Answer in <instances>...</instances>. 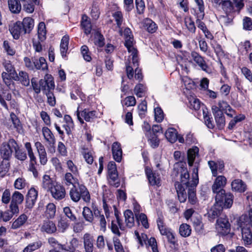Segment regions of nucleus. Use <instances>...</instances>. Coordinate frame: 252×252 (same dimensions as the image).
I'll use <instances>...</instances> for the list:
<instances>
[{
    "label": "nucleus",
    "instance_id": "nucleus-61",
    "mask_svg": "<svg viewBox=\"0 0 252 252\" xmlns=\"http://www.w3.org/2000/svg\"><path fill=\"white\" fill-rule=\"evenodd\" d=\"M11 199V193L9 189H5L1 195V202L4 204H8Z\"/></svg>",
    "mask_w": 252,
    "mask_h": 252
},
{
    "label": "nucleus",
    "instance_id": "nucleus-46",
    "mask_svg": "<svg viewBox=\"0 0 252 252\" xmlns=\"http://www.w3.org/2000/svg\"><path fill=\"white\" fill-rule=\"evenodd\" d=\"M137 222L138 224L140 223L146 229H148L149 227V224L147 216L144 214L141 213L138 216H136L135 217Z\"/></svg>",
    "mask_w": 252,
    "mask_h": 252
},
{
    "label": "nucleus",
    "instance_id": "nucleus-21",
    "mask_svg": "<svg viewBox=\"0 0 252 252\" xmlns=\"http://www.w3.org/2000/svg\"><path fill=\"white\" fill-rule=\"evenodd\" d=\"M94 214L95 218L96 219L97 221H98L99 225L100 226V230L103 232H105L106 230L107 222L104 215L102 214L101 212L97 208L94 209Z\"/></svg>",
    "mask_w": 252,
    "mask_h": 252
},
{
    "label": "nucleus",
    "instance_id": "nucleus-3",
    "mask_svg": "<svg viewBox=\"0 0 252 252\" xmlns=\"http://www.w3.org/2000/svg\"><path fill=\"white\" fill-rule=\"evenodd\" d=\"M237 224L241 228L242 240L245 246L252 243V233L250 228H252V208L249 210L248 214L242 215L237 221Z\"/></svg>",
    "mask_w": 252,
    "mask_h": 252
},
{
    "label": "nucleus",
    "instance_id": "nucleus-18",
    "mask_svg": "<svg viewBox=\"0 0 252 252\" xmlns=\"http://www.w3.org/2000/svg\"><path fill=\"white\" fill-rule=\"evenodd\" d=\"M145 172L149 183L152 186H160V178L159 175L153 173L150 168L146 167Z\"/></svg>",
    "mask_w": 252,
    "mask_h": 252
},
{
    "label": "nucleus",
    "instance_id": "nucleus-44",
    "mask_svg": "<svg viewBox=\"0 0 252 252\" xmlns=\"http://www.w3.org/2000/svg\"><path fill=\"white\" fill-rule=\"evenodd\" d=\"M82 215L85 220L90 223L93 222L94 220V215L92 211L88 207L83 208Z\"/></svg>",
    "mask_w": 252,
    "mask_h": 252
},
{
    "label": "nucleus",
    "instance_id": "nucleus-36",
    "mask_svg": "<svg viewBox=\"0 0 252 252\" xmlns=\"http://www.w3.org/2000/svg\"><path fill=\"white\" fill-rule=\"evenodd\" d=\"M143 26L144 28L150 33H154L158 29L157 24L151 19L147 18L143 22Z\"/></svg>",
    "mask_w": 252,
    "mask_h": 252
},
{
    "label": "nucleus",
    "instance_id": "nucleus-19",
    "mask_svg": "<svg viewBox=\"0 0 252 252\" xmlns=\"http://www.w3.org/2000/svg\"><path fill=\"white\" fill-rule=\"evenodd\" d=\"M9 31L13 38L16 39H19L21 35L26 34L20 21H17L14 23L9 28Z\"/></svg>",
    "mask_w": 252,
    "mask_h": 252
},
{
    "label": "nucleus",
    "instance_id": "nucleus-14",
    "mask_svg": "<svg viewBox=\"0 0 252 252\" xmlns=\"http://www.w3.org/2000/svg\"><path fill=\"white\" fill-rule=\"evenodd\" d=\"M37 196V191L34 188L30 189L26 196V207L30 209L32 208L35 203Z\"/></svg>",
    "mask_w": 252,
    "mask_h": 252
},
{
    "label": "nucleus",
    "instance_id": "nucleus-15",
    "mask_svg": "<svg viewBox=\"0 0 252 252\" xmlns=\"http://www.w3.org/2000/svg\"><path fill=\"white\" fill-rule=\"evenodd\" d=\"M217 229L223 235L227 234L230 230V224L226 219L220 218L217 220Z\"/></svg>",
    "mask_w": 252,
    "mask_h": 252
},
{
    "label": "nucleus",
    "instance_id": "nucleus-55",
    "mask_svg": "<svg viewBox=\"0 0 252 252\" xmlns=\"http://www.w3.org/2000/svg\"><path fill=\"white\" fill-rule=\"evenodd\" d=\"M215 119L218 126L220 128H222L225 125V118L222 112H218L217 115H215Z\"/></svg>",
    "mask_w": 252,
    "mask_h": 252
},
{
    "label": "nucleus",
    "instance_id": "nucleus-60",
    "mask_svg": "<svg viewBox=\"0 0 252 252\" xmlns=\"http://www.w3.org/2000/svg\"><path fill=\"white\" fill-rule=\"evenodd\" d=\"M195 188H188V200L192 205L196 203V197L194 191Z\"/></svg>",
    "mask_w": 252,
    "mask_h": 252
},
{
    "label": "nucleus",
    "instance_id": "nucleus-54",
    "mask_svg": "<svg viewBox=\"0 0 252 252\" xmlns=\"http://www.w3.org/2000/svg\"><path fill=\"white\" fill-rule=\"evenodd\" d=\"M69 226L68 220L65 218H62L59 220L58 227L59 231L61 232H64Z\"/></svg>",
    "mask_w": 252,
    "mask_h": 252
},
{
    "label": "nucleus",
    "instance_id": "nucleus-27",
    "mask_svg": "<svg viewBox=\"0 0 252 252\" xmlns=\"http://www.w3.org/2000/svg\"><path fill=\"white\" fill-rule=\"evenodd\" d=\"M175 186L180 202L181 203L185 202L186 201L187 197L186 191V187L182 186L178 182L175 183Z\"/></svg>",
    "mask_w": 252,
    "mask_h": 252
},
{
    "label": "nucleus",
    "instance_id": "nucleus-7",
    "mask_svg": "<svg viewBox=\"0 0 252 252\" xmlns=\"http://www.w3.org/2000/svg\"><path fill=\"white\" fill-rule=\"evenodd\" d=\"M46 38V30L45 24L44 22H40L38 24L37 37L33 38V46L35 51L39 52L42 50L41 42L44 41Z\"/></svg>",
    "mask_w": 252,
    "mask_h": 252
},
{
    "label": "nucleus",
    "instance_id": "nucleus-58",
    "mask_svg": "<svg viewBox=\"0 0 252 252\" xmlns=\"http://www.w3.org/2000/svg\"><path fill=\"white\" fill-rule=\"evenodd\" d=\"M205 15V13H196L195 16L196 18V24L197 27L200 30H203L206 27L205 24L202 21Z\"/></svg>",
    "mask_w": 252,
    "mask_h": 252
},
{
    "label": "nucleus",
    "instance_id": "nucleus-37",
    "mask_svg": "<svg viewBox=\"0 0 252 252\" xmlns=\"http://www.w3.org/2000/svg\"><path fill=\"white\" fill-rule=\"evenodd\" d=\"M125 222L126 225L129 227H132L134 224V219L132 212L130 210H126L124 212Z\"/></svg>",
    "mask_w": 252,
    "mask_h": 252
},
{
    "label": "nucleus",
    "instance_id": "nucleus-20",
    "mask_svg": "<svg viewBox=\"0 0 252 252\" xmlns=\"http://www.w3.org/2000/svg\"><path fill=\"white\" fill-rule=\"evenodd\" d=\"M112 152L113 158L117 162H120L122 159L123 152L121 145L118 142H115L112 145Z\"/></svg>",
    "mask_w": 252,
    "mask_h": 252
},
{
    "label": "nucleus",
    "instance_id": "nucleus-29",
    "mask_svg": "<svg viewBox=\"0 0 252 252\" xmlns=\"http://www.w3.org/2000/svg\"><path fill=\"white\" fill-rule=\"evenodd\" d=\"M231 188L233 190L243 192L247 189L246 185L241 180L236 179L231 183Z\"/></svg>",
    "mask_w": 252,
    "mask_h": 252
},
{
    "label": "nucleus",
    "instance_id": "nucleus-2",
    "mask_svg": "<svg viewBox=\"0 0 252 252\" xmlns=\"http://www.w3.org/2000/svg\"><path fill=\"white\" fill-rule=\"evenodd\" d=\"M42 188L49 192L53 198L57 200H61L65 198L66 191L65 188L49 175H44L42 180Z\"/></svg>",
    "mask_w": 252,
    "mask_h": 252
},
{
    "label": "nucleus",
    "instance_id": "nucleus-48",
    "mask_svg": "<svg viewBox=\"0 0 252 252\" xmlns=\"http://www.w3.org/2000/svg\"><path fill=\"white\" fill-rule=\"evenodd\" d=\"M191 229L190 226L187 223L182 224L179 228L180 235L184 237L189 236L191 234Z\"/></svg>",
    "mask_w": 252,
    "mask_h": 252
},
{
    "label": "nucleus",
    "instance_id": "nucleus-16",
    "mask_svg": "<svg viewBox=\"0 0 252 252\" xmlns=\"http://www.w3.org/2000/svg\"><path fill=\"white\" fill-rule=\"evenodd\" d=\"M193 61L201 68L202 70L208 72V66L204 59L198 53L192 51L190 54Z\"/></svg>",
    "mask_w": 252,
    "mask_h": 252
},
{
    "label": "nucleus",
    "instance_id": "nucleus-26",
    "mask_svg": "<svg viewBox=\"0 0 252 252\" xmlns=\"http://www.w3.org/2000/svg\"><path fill=\"white\" fill-rule=\"evenodd\" d=\"M63 181L64 184L67 186L72 185V187H74L79 183L78 180L71 172H67L64 174Z\"/></svg>",
    "mask_w": 252,
    "mask_h": 252
},
{
    "label": "nucleus",
    "instance_id": "nucleus-62",
    "mask_svg": "<svg viewBox=\"0 0 252 252\" xmlns=\"http://www.w3.org/2000/svg\"><path fill=\"white\" fill-rule=\"evenodd\" d=\"M81 51L84 59L87 62H90L92 58L88 46L86 45L82 46L81 48Z\"/></svg>",
    "mask_w": 252,
    "mask_h": 252
},
{
    "label": "nucleus",
    "instance_id": "nucleus-12",
    "mask_svg": "<svg viewBox=\"0 0 252 252\" xmlns=\"http://www.w3.org/2000/svg\"><path fill=\"white\" fill-rule=\"evenodd\" d=\"M39 83L44 94L47 92L53 91L55 89L54 79L51 75L46 74L44 78L40 79Z\"/></svg>",
    "mask_w": 252,
    "mask_h": 252
},
{
    "label": "nucleus",
    "instance_id": "nucleus-23",
    "mask_svg": "<svg viewBox=\"0 0 252 252\" xmlns=\"http://www.w3.org/2000/svg\"><path fill=\"white\" fill-rule=\"evenodd\" d=\"M84 247L86 252H93L94 239L90 234L86 233L83 236Z\"/></svg>",
    "mask_w": 252,
    "mask_h": 252
},
{
    "label": "nucleus",
    "instance_id": "nucleus-49",
    "mask_svg": "<svg viewBox=\"0 0 252 252\" xmlns=\"http://www.w3.org/2000/svg\"><path fill=\"white\" fill-rule=\"evenodd\" d=\"M221 7L226 13H230L235 11L232 3L230 0H224L221 2Z\"/></svg>",
    "mask_w": 252,
    "mask_h": 252
},
{
    "label": "nucleus",
    "instance_id": "nucleus-33",
    "mask_svg": "<svg viewBox=\"0 0 252 252\" xmlns=\"http://www.w3.org/2000/svg\"><path fill=\"white\" fill-rule=\"evenodd\" d=\"M25 33H30L34 27V20L31 17L25 18L21 22Z\"/></svg>",
    "mask_w": 252,
    "mask_h": 252
},
{
    "label": "nucleus",
    "instance_id": "nucleus-24",
    "mask_svg": "<svg viewBox=\"0 0 252 252\" xmlns=\"http://www.w3.org/2000/svg\"><path fill=\"white\" fill-rule=\"evenodd\" d=\"M79 245L78 240L76 238H73L68 244L60 245L61 249L69 252H75Z\"/></svg>",
    "mask_w": 252,
    "mask_h": 252
},
{
    "label": "nucleus",
    "instance_id": "nucleus-4",
    "mask_svg": "<svg viewBox=\"0 0 252 252\" xmlns=\"http://www.w3.org/2000/svg\"><path fill=\"white\" fill-rule=\"evenodd\" d=\"M70 197L74 202H78L82 198L86 203H90L91 196L90 193L83 184L78 183L75 186L72 187L69 192Z\"/></svg>",
    "mask_w": 252,
    "mask_h": 252
},
{
    "label": "nucleus",
    "instance_id": "nucleus-51",
    "mask_svg": "<svg viewBox=\"0 0 252 252\" xmlns=\"http://www.w3.org/2000/svg\"><path fill=\"white\" fill-rule=\"evenodd\" d=\"M24 199V196L21 192L15 191L11 195V201L18 204L22 203Z\"/></svg>",
    "mask_w": 252,
    "mask_h": 252
},
{
    "label": "nucleus",
    "instance_id": "nucleus-57",
    "mask_svg": "<svg viewBox=\"0 0 252 252\" xmlns=\"http://www.w3.org/2000/svg\"><path fill=\"white\" fill-rule=\"evenodd\" d=\"M3 47L8 55L14 56L15 55L16 51L8 41L5 40L3 41Z\"/></svg>",
    "mask_w": 252,
    "mask_h": 252
},
{
    "label": "nucleus",
    "instance_id": "nucleus-59",
    "mask_svg": "<svg viewBox=\"0 0 252 252\" xmlns=\"http://www.w3.org/2000/svg\"><path fill=\"white\" fill-rule=\"evenodd\" d=\"M146 91V87L141 84H139L135 87V94L139 97H143Z\"/></svg>",
    "mask_w": 252,
    "mask_h": 252
},
{
    "label": "nucleus",
    "instance_id": "nucleus-11",
    "mask_svg": "<svg viewBox=\"0 0 252 252\" xmlns=\"http://www.w3.org/2000/svg\"><path fill=\"white\" fill-rule=\"evenodd\" d=\"M77 119L81 124L84 123V120L87 122H91L97 117L96 111H89L86 109L83 111H76Z\"/></svg>",
    "mask_w": 252,
    "mask_h": 252
},
{
    "label": "nucleus",
    "instance_id": "nucleus-10",
    "mask_svg": "<svg viewBox=\"0 0 252 252\" xmlns=\"http://www.w3.org/2000/svg\"><path fill=\"white\" fill-rule=\"evenodd\" d=\"M108 173L109 178V182L112 186L118 187L119 182L118 180V175L116 165L114 161L109 162L108 166Z\"/></svg>",
    "mask_w": 252,
    "mask_h": 252
},
{
    "label": "nucleus",
    "instance_id": "nucleus-39",
    "mask_svg": "<svg viewBox=\"0 0 252 252\" xmlns=\"http://www.w3.org/2000/svg\"><path fill=\"white\" fill-rule=\"evenodd\" d=\"M81 153L86 162L92 164L94 162V152L87 148H83Z\"/></svg>",
    "mask_w": 252,
    "mask_h": 252
},
{
    "label": "nucleus",
    "instance_id": "nucleus-40",
    "mask_svg": "<svg viewBox=\"0 0 252 252\" xmlns=\"http://www.w3.org/2000/svg\"><path fill=\"white\" fill-rule=\"evenodd\" d=\"M68 43L69 36L67 35L63 36L61 40L60 44L61 54L63 57L66 56V54L68 50Z\"/></svg>",
    "mask_w": 252,
    "mask_h": 252
},
{
    "label": "nucleus",
    "instance_id": "nucleus-5",
    "mask_svg": "<svg viewBox=\"0 0 252 252\" xmlns=\"http://www.w3.org/2000/svg\"><path fill=\"white\" fill-rule=\"evenodd\" d=\"M124 35L125 38V45L126 47L128 52L132 56L133 63L134 66L137 65V50L133 47L134 38L131 30L126 28L124 31Z\"/></svg>",
    "mask_w": 252,
    "mask_h": 252
},
{
    "label": "nucleus",
    "instance_id": "nucleus-1",
    "mask_svg": "<svg viewBox=\"0 0 252 252\" xmlns=\"http://www.w3.org/2000/svg\"><path fill=\"white\" fill-rule=\"evenodd\" d=\"M177 168H180L178 172L180 174V183L182 186L188 188H195L199 182L198 179V164L195 163L194 167L192 170V179H189V174L186 167V163L184 162H179L175 164Z\"/></svg>",
    "mask_w": 252,
    "mask_h": 252
},
{
    "label": "nucleus",
    "instance_id": "nucleus-25",
    "mask_svg": "<svg viewBox=\"0 0 252 252\" xmlns=\"http://www.w3.org/2000/svg\"><path fill=\"white\" fill-rule=\"evenodd\" d=\"M12 150L9 147L6 142H3L0 148V153L3 160H8L11 157Z\"/></svg>",
    "mask_w": 252,
    "mask_h": 252
},
{
    "label": "nucleus",
    "instance_id": "nucleus-34",
    "mask_svg": "<svg viewBox=\"0 0 252 252\" xmlns=\"http://www.w3.org/2000/svg\"><path fill=\"white\" fill-rule=\"evenodd\" d=\"M10 11L13 13H18L21 10V4L18 0H8Z\"/></svg>",
    "mask_w": 252,
    "mask_h": 252
},
{
    "label": "nucleus",
    "instance_id": "nucleus-38",
    "mask_svg": "<svg viewBox=\"0 0 252 252\" xmlns=\"http://www.w3.org/2000/svg\"><path fill=\"white\" fill-rule=\"evenodd\" d=\"M33 64L34 68L45 70L48 69V65L46 60L43 57H40L39 59H34Z\"/></svg>",
    "mask_w": 252,
    "mask_h": 252
},
{
    "label": "nucleus",
    "instance_id": "nucleus-63",
    "mask_svg": "<svg viewBox=\"0 0 252 252\" xmlns=\"http://www.w3.org/2000/svg\"><path fill=\"white\" fill-rule=\"evenodd\" d=\"M241 71L247 80L251 83L252 82V71L251 69L244 66L241 68Z\"/></svg>",
    "mask_w": 252,
    "mask_h": 252
},
{
    "label": "nucleus",
    "instance_id": "nucleus-13",
    "mask_svg": "<svg viewBox=\"0 0 252 252\" xmlns=\"http://www.w3.org/2000/svg\"><path fill=\"white\" fill-rule=\"evenodd\" d=\"M226 184V179L223 176H218L215 180L212 186V189L214 193H218L221 190H224L223 188Z\"/></svg>",
    "mask_w": 252,
    "mask_h": 252
},
{
    "label": "nucleus",
    "instance_id": "nucleus-47",
    "mask_svg": "<svg viewBox=\"0 0 252 252\" xmlns=\"http://www.w3.org/2000/svg\"><path fill=\"white\" fill-rule=\"evenodd\" d=\"M184 23L186 28L189 32L195 33L196 27L194 21L190 17H185Z\"/></svg>",
    "mask_w": 252,
    "mask_h": 252
},
{
    "label": "nucleus",
    "instance_id": "nucleus-17",
    "mask_svg": "<svg viewBox=\"0 0 252 252\" xmlns=\"http://www.w3.org/2000/svg\"><path fill=\"white\" fill-rule=\"evenodd\" d=\"M34 146L37 150L40 163L42 165H45L48 159L44 145L41 142L37 141L34 143Z\"/></svg>",
    "mask_w": 252,
    "mask_h": 252
},
{
    "label": "nucleus",
    "instance_id": "nucleus-35",
    "mask_svg": "<svg viewBox=\"0 0 252 252\" xmlns=\"http://www.w3.org/2000/svg\"><path fill=\"white\" fill-rule=\"evenodd\" d=\"M178 132L176 129L170 127L165 132V136L168 141L171 143H175L177 140Z\"/></svg>",
    "mask_w": 252,
    "mask_h": 252
},
{
    "label": "nucleus",
    "instance_id": "nucleus-52",
    "mask_svg": "<svg viewBox=\"0 0 252 252\" xmlns=\"http://www.w3.org/2000/svg\"><path fill=\"white\" fill-rule=\"evenodd\" d=\"M193 227L198 232H202L203 228V224L200 219L198 217H192L191 219Z\"/></svg>",
    "mask_w": 252,
    "mask_h": 252
},
{
    "label": "nucleus",
    "instance_id": "nucleus-53",
    "mask_svg": "<svg viewBox=\"0 0 252 252\" xmlns=\"http://www.w3.org/2000/svg\"><path fill=\"white\" fill-rule=\"evenodd\" d=\"M56 211V206L54 203H50L46 206L45 215L48 218H53Z\"/></svg>",
    "mask_w": 252,
    "mask_h": 252
},
{
    "label": "nucleus",
    "instance_id": "nucleus-50",
    "mask_svg": "<svg viewBox=\"0 0 252 252\" xmlns=\"http://www.w3.org/2000/svg\"><path fill=\"white\" fill-rule=\"evenodd\" d=\"M148 139L151 146L153 148H157L158 146L159 140L158 135L155 133H151L146 136Z\"/></svg>",
    "mask_w": 252,
    "mask_h": 252
},
{
    "label": "nucleus",
    "instance_id": "nucleus-9",
    "mask_svg": "<svg viewBox=\"0 0 252 252\" xmlns=\"http://www.w3.org/2000/svg\"><path fill=\"white\" fill-rule=\"evenodd\" d=\"M42 133L47 143L48 152L52 154L54 153L56 151V139L53 133L49 128L46 126L42 127Z\"/></svg>",
    "mask_w": 252,
    "mask_h": 252
},
{
    "label": "nucleus",
    "instance_id": "nucleus-8",
    "mask_svg": "<svg viewBox=\"0 0 252 252\" xmlns=\"http://www.w3.org/2000/svg\"><path fill=\"white\" fill-rule=\"evenodd\" d=\"M216 202L222 208H230L233 202V195L230 193H225V190H221L216 194Z\"/></svg>",
    "mask_w": 252,
    "mask_h": 252
},
{
    "label": "nucleus",
    "instance_id": "nucleus-64",
    "mask_svg": "<svg viewBox=\"0 0 252 252\" xmlns=\"http://www.w3.org/2000/svg\"><path fill=\"white\" fill-rule=\"evenodd\" d=\"M26 186V180L23 178H18L14 183V188L17 189H22Z\"/></svg>",
    "mask_w": 252,
    "mask_h": 252
},
{
    "label": "nucleus",
    "instance_id": "nucleus-56",
    "mask_svg": "<svg viewBox=\"0 0 252 252\" xmlns=\"http://www.w3.org/2000/svg\"><path fill=\"white\" fill-rule=\"evenodd\" d=\"M10 117L14 127L16 128L17 130H20L22 128V125L17 116L14 113L12 112L10 114Z\"/></svg>",
    "mask_w": 252,
    "mask_h": 252
},
{
    "label": "nucleus",
    "instance_id": "nucleus-28",
    "mask_svg": "<svg viewBox=\"0 0 252 252\" xmlns=\"http://www.w3.org/2000/svg\"><path fill=\"white\" fill-rule=\"evenodd\" d=\"M221 112H224L227 116L232 117L235 112L234 110L232 109L228 103L223 100H220L218 103Z\"/></svg>",
    "mask_w": 252,
    "mask_h": 252
},
{
    "label": "nucleus",
    "instance_id": "nucleus-42",
    "mask_svg": "<svg viewBox=\"0 0 252 252\" xmlns=\"http://www.w3.org/2000/svg\"><path fill=\"white\" fill-rule=\"evenodd\" d=\"M28 217L26 215L23 214L21 215L12 223V228L17 229L23 225L27 220Z\"/></svg>",
    "mask_w": 252,
    "mask_h": 252
},
{
    "label": "nucleus",
    "instance_id": "nucleus-43",
    "mask_svg": "<svg viewBox=\"0 0 252 252\" xmlns=\"http://www.w3.org/2000/svg\"><path fill=\"white\" fill-rule=\"evenodd\" d=\"M189 107L195 111L198 110L201 106V103L199 99L192 96L188 97Z\"/></svg>",
    "mask_w": 252,
    "mask_h": 252
},
{
    "label": "nucleus",
    "instance_id": "nucleus-45",
    "mask_svg": "<svg viewBox=\"0 0 252 252\" xmlns=\"http://www.w3.org/2000/svg\"><path fill=\"white\" fill-rule=\"evenodd\" d=\"M42 245L41 241H37L32 243L29 244L26 248H24L23 252H32L39 249Z\"/></svg>",
    "mask_w": 252,
    "mask_h": 252
},
{
    "label": "nucleus",
    "instance_id": "nucleus-22",
    "mask_svg": "<svg viewBox=\"0 0 252 252\" xmlns=\"http://www.w3.org/2000/svg\"><path fill=\"white\" fill-rule=\"evenodd\" d=\"M12 80L20 81L23 85L28 86L30 84V79L28 73L24 71H20L18 74L16 72L15 75L12 78Z\"/></svg>",
    "mask_w": 252,
    "mask_h": 252
},
{
    "label": "nucleus",
    "instance_id": "nucleus-30",
    "mask_svg": "<svg viewBox=\"0 0 252 252\" xmlns=\"http://www.w3.org/2000/svg\"><path fill=\"white\" fill-rule=\"evenodd\" d=\"M41 229L42 231H45L48 234H52L56 231L57 227L53 221L48 220L44 221Z\"/></svg>",
    "mask_w": 252,
    "mask_h": 252
},
{
    "label": "nucleus",
    "instance_id": "nucleus-32",
    "mask_svg": "<svg viewBox=\"0 0 252 252\" xmlns=\"http://www.w3.org/2000/svg\"><path fill=\"white\" fill-rule=\"evenodd\" d=\"M199 149L198 147L194 146L189 149L188 152V161L189 166L193 165L194 159L198 155Z\"/></svg>",
    "mask_w": 252,
    "mask_h": 252
},
{
    "label": "nucleus",
    "instance_id": "nucleus-6",
    "mask_svg": "<svg viewBox=\"0 0 252 252\" xmlns=\"http://www.w3.org/2000/svg\"><path fill=\"white\" fill-rule=\"evenodd\" d=\"M2 65L6 71L1 73V78L4 84L9 88L13 84L12 78L15 75L16 72L15 67L12 64L11 61L4 59L2 62Z\"/></svg>",
    "mask_w": 252,
    "mask_h": 252
},
{
    "label": "nucleus",
    "instance_id": "nucleus-41",
    "mask_svg": "<svg viewBox=\"0 0 252 252\" xmlns=\"http://www.w3.org/2000/svg\"><path fill=\"white\" fill-rule=\"evenodd\" d=\"M112 16L116 23L117 27L120 29V32L122 33L121 26L124 21L123 15L121 11H117L113 13Z\"/></svg>",
    "mask_w": 252,
    "mask_h": 252
},
{
    "label": "nucleus",
    "instance_id": "nucleus-31",
    "mask_svg": "<svg viewBox=\"0 0 252 252\" xmlns=\"http://www.w3.org/2000/svg\"><path fill=\"white\" fill-rule=\"evenodd\" d=\"M81 25L86 34H89L91 33L92 25L88 17L86 15H82Z\"/></svg>",
    "mask_w": 252,
    "mask_h": 252
}]
</instances>
